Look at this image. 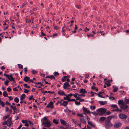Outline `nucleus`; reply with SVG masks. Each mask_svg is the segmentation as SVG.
Masks as SVG:
<instances>
[{
    "label": "nucleus",
    "instance_id": "f257e3e1",
    "mask_svg": "<svg viewBox=\"0 0 129 129\" xmlns=\"http://www.w3.org/2000/svg\"><path fill=\"white\" fill-rule=\"evenodd\" d=\"M42 122V124L44 126L46 127H49L51 126V124L50 121L45 117L41 120Z\"/></svg>",
    "mask_w": 129,
    "mask_h": 129
},
{
    "label": "nucleus",
    "instance_id": "f03ea898",
    "mask_svg": "<svg viewBox=\"0 0 129 129\" xmlns=\"http://www.w3.org/2000/svg\"><path fill=\"white\" fill-rule=\"evenodd\" d=\"M118 105L120 106V108L124 110H125L126 109L128 108V106L124 102L123 100H119L118 101Z\"/></svg>",
    "mask_w": 129,
    "mask_h": 129
},
{
    "label": "nucleus",
    "instance_id": "7ed1b4c3",
    "mask_svg": "<svg viewBox=\"0 0 129 129\" xmlns=\"http://www.w3.org/2000/svg\"><path fill=\"white\" fill-rule=\"evenodd\" d=\"M106 109L104 108H100L96 110L98 114L100 116L103 115V114L106 112Z\"/></svg>",
    "mask_w": 129,
    "mask_h": 129
},
{
    "label": "nucleus",
    "instance_id": "20e7f679",
    "mask_svg": "<svg viewBox=\"0 0 129 129\" xmlns=\"http://www.w3.org/2000/svg\"><path fill=\"white\" fill-rule=\"evenodd\" d=\"M121 124V122L119 120L117 121L114 125V127L117 128L119 127Z\"/></svg>",
    "mask_w": 129,
    "mask_h": 129
},
{
    "label": "nucleus",
    "instance_id": "39448f33",
    "mask_svg": "<svg viewBox=\"0 0 129 129\" xmlns=\"http://www.w3.org/2000/svg\"><path fill=\"white\" fill-rule=\"evenodd\" d=\"M60 121L61 124L67 126V127L69 126V124L67 123L64 120L61 119H60Z\"/></svg>",
    "mask_w": 129,
    "mask_h": 129
},
{
    "label": "nucleus",
    "instance_id": "423d86ee",
    "mask_svg": "<svg viewBox=\"0 0 129 129\" xmlns=\"http://www.w3.org/2000/svg\"><path fill=\"white\" fill-rule=\"evenodd\" d=\"M105 127L107 128H109L111 127L112 124L110 121H105Z\"/></svg>",
    "mask_w": 129,
    "mask_h": 129
},
{
    "label": "nucleus",
    "instance_id": "0eeeda50",
    "mask_svg": "<svg viewBox=\"0 0 129 129\" xmlns=\"http://www.w3.org/2000/svg\"><path fill=\"white\" fill-rule=\"evenodd\" d=\"M70 86V84L68 82H66L64 83V84L63 86V88L65 89H67V88Z\"/></svg>",
    "mask_w": 129,
    "mask_h": 129
},
{
    "label": "nucleus",
    "instance_id": "6e6552de",
    "mask_svg": "<svg viewBox=\"0 0 129 129\" xmlns=\"http://www.w3.org/2000/svg\"><path fill=\"white\" fill-rule=\"evenodd\" d=\"M72 121L74 123L79 126L80 128H81V124L79 123V122L78 121L74 119H73Z\"/></svg>",
    "mask_w": 129,
    "mask_h": 129
},
{
    "label": "nucleus",
    "instance_id": "1a4fd4ad",
    "mask_svg": "<svg viewBox=\"0 0 129 129\" xmlns=\"http://www.w3.org/2000/svg\"><path fill=\"white\" fill-rule=\"evenodd\" d=\"M119 116L120 118L122 119H124L127 117V116L126 115L122 113L120 114Z\"/></svg>",
    "mask_w": 129,
    "mask_h": 129
},
{
    "label": "nucleus",
    "instance_id": "9d476101",
    "mask_svg": "<svg viewBox=\"0 0 129 129\" xmlns=\"http://www.w3.org/2000/svg\"><path fill=\"white\" fill-rule=\"evenodd\" d=\"M11 120L10 119H9L8 120L6 121V124L8 126H11Z\"/></svg>",
    "mask_w": 129,
    "mask_h": 129
},
{
    "label": "nucleus",
    "instance_id": "9b49d317",
    "mask_svg": "<svg viewBox=\"0 0 129 129\" xmlns=\"http://www.w3.org/2000/svg\"><path fill=\"white\" fill-rule=\"evenodd\" d=\"M83 109L84 112L86 113L90 114L91 113L90 111L87 109V108L85 107H83Z\"/></svg>",
    "mask_w": 129,
    "mask_h": 129
},
{
    "label": "nucleus",
    "instance_id": "f8f14e48",
    "mask_svg": "<svg viewBox=\"0 0 129 129\" xmlns=\"http://www.w3.org/2000/svg\"><path fill=\"white\" fill-rule=\"evenodd\" d=\"M10 81H13L14 82H15V81L14 80V78H13L12 76L10 75L7 78Z\"/></svg>",
    "mask_w": 129,
    "mask_h": 129
},
{
    "label": "nucleus",
    "instance_id": "ddd939ff",
    "mask_svg": "<svg viewBox=\"0 0 129 129\" xmlns=\"http://www.w3.org/2000/svg\"><path fill=\"white\" fill-rule=\"evenodd\" d=\"M80 121L83 123L85 124H86V122L85 119L83 118H81L80 119Z\"/></svg>",
    "mask_w": 129,
    "mask_h": 129
},
{
    "label": "nucleus",
    "instance_id": "4468645a",
    "mask_svg": "<svg viewBox=\"0 0 129 129\" xmlns=\"http://www.w3.org/2000/svg\"><path fill=\"white\" fill-rule=\"evenodd\" d=\"M79 92L81 93L84 94L87 93V91L85 89H80Z\"/></svg>",
    "mask_w": 129,
    "mask_h": 129
},
{
    "label": "nucleus",
    "instance_id": "2eb2a0df",
    "mask_svg": "<svg viewBox=\"0 0 129 129\" xmlns=\"http://www.w3.org/2000/svg\"><path fill=\"white\" fill-rule=\"evenodd\" d=\"M62 101L63 102V103H61V105H63L64 106H66V105H67L68 104V102L64 101L63 100H62Z\"/></svg>",
    "mask_w": 129,
    "mask_h": 129
},
{
    "label": "nucleus",
    "instance_id": "dca6fc26",
    "mask_svg": "<svg viewBox=\"0 0 129 129\" xmlns=\"http://www.w3.org/2000/svg\"><path fill=\"white\" fill-rule=\"evenodd\" d=\"M106 119V118L104 117H101L99 120V121L101 122H103Z\"/></svg>",
    "mask_w": 129,
    "mask_h": 129
},
{
    "label": "nucleus",
    "instance_id": "f3484780",
    "mask_svg": "<svg viewBox=\"0 0 129 129\" xmlns=\"http://www.w3.org/2000/svg\"><path fill=\"white\" fill-rule=\"evenodd\" d=\"M58 93L60 95H65V94L64 92L62 90H60L58 91Z\"/></svg>",
    "mask_w": 129,
    "mask_h": 129
},
{
    "label": "nucleus",
    "instance_id": "a211bd4d",
    "mask_svg": "<svg viewBox=\"0 0 129 129\" xmlns=\"http://www.w3.org/2000/svg\"><path fill=\"white\" fill-rule=\"evenodd\" d=\"M24 80L25 82H27L30 80V79L28 77L26 76L24 78Z\"/></svg>",
    "mask_w": 129,
    "mask_h": 129
},
{
    "label": "nucleus",
    "instance_id": "6ab92c4d",
    "mask_svg": "<svg viewBox=\"0 0 129 129\" xmlns=\"http://www.w3.org/2000/svg\"><path fill=\"white\" fill-rule=\"evenodd\" d=\"M25 95L24 94H22L20 96V100H23L25 97Z\"/></svg>",
    "mask_w": 129,
    "mask_h": 129
},
{
    "label": "nucleus",
    "instance_id": "aec40b11",
    "mask_svg": "<svg viewBox=\"0 0 129 129\" xmlns=\"http://www.w3.org/2000/svg\"><path fill=\"white\" fill-rule=\"evenodd\" d=\"M106 82H105V83L108 86H111V84L110 83V80H108L106 81Z\"/></svg>",
    "mask_w": 129,
    "mask_h": 129
},
{
    "label": "nucleus",
    "instance_id": "412c9836",
    "mask_svg": "<svg viewBox=\"0 0 129 129\" xmlns=\"http://www.w3.org/2000/svg\"><path fill=\"white\" fill-rule=\"evenodd\" d=\"M113 117L112 116H109L107 117V119L106 121H110V120L111 119L112 117Z\"/></svg>",
    "mask_w": 129,
    "mask_h": 129
},
{
    "label": "nucleus",
    "instance_id": "4be33fe9",
    "mask_svg": "<svg viewBox=\"0 0 129 129\" xmlns=\"http://www.w3.org/2000/svg\"><path fill=\"white\" fill-rule=\"evenodd\" d=\"M59 121L57 120H56L55 119H54L53 120V123L55 124H57L58 123Z\"/></svg>",
    "mask_w": 129,
    "mask_h": 129
},
{
    "label": "nucleus",
    "instance_id": "5701e85b",
    "mask_svg": "<svg viewBox=\"0 0 129 129\" xmlns=\"http://www.w3.org/2000/svg\"><path fill=\"white\" fill-rule=\"evenodd\" d=\"M88 123L91 126H92L93 127H94V125L92 124L91 122L89 121H88Z\"/></svg>",
    "mask_w": 129,
    "mask_h": 129
},
{
    "label": "nucleus",
    "instance_id": "b1692460",
    "mask_svg": "<svg viewBox=\"0 0 129 129\" xmlns=\"http://www.w3.org/2000/svg\"><path fill=\"white\" fill-rule=\"evenodd\" d=\"M3 96L5 97H7L8 96V93L6 91H4L3 93Z\"/></svg>",
    "mask_w": 129,
    "mask_h": 129
},
{
    "label": "nucleus",
    "instance_id": "393cba45",
    "mask_svg": "<svg viewBox=\"0 0 129 129\" xmlns=\"http://www.w3.org/2000/svg\"><path fill=\"white\" fill-rule=\"evenodd\" d=\"M68 77L67 76H64L62 78V81L63 82H64L66 81V80L67 78Z\"/></svg>",
    "mask_w": 129,
    "mask_h": 129
},
{
    "label": "nucleus",
    "instance_id": "a878e982",
    "mask_svg": "<svg viewBox=\"0 0 129 129\" xmlns=\"http://www.w3.org/2000/svg\"><path fill=\"white\" fill-rule=\"evenodd\" d=\"M49 78H50L52 80L53 79H55V78L54 76L53 75H51L50 76H49Z\"/></svg>",
    "mask_w": 129,
    "mask_h": 129
},
{
    "label": "nucleus",
    "instance_id": "bb28decb",
    "mask_svg": "<svg viewBox=\"0 0 129 129\" xmlns=\"http://www.w3.org/2000/svg\"><path fill=\"white\" fill-rule=\"evenodd\" d=\"M14 101L16 103H18L19 102V99L17 97H16L14 99Z\"/></svg>",
    "mask_w": 129,
    "mask_h": 129
},
{
    "label": "nucleus",
    "instance_id": "cd10ccee",
    "mask_svg": "<svg viewBox=\"0 0 129 129\" xmlns=\"http://www.w3.org/2000/svg\"><path fill=\"white\" fill-rule=\"evenodd\" d=\"M77 115L78 116L81 117V118H83L84 117L83 114H79L78 113L77 114Z\"/></svg>",
    "mask_w": 129,
    "mask_h": 129
},
{
    "label": "nucleus",
    "instance_id": "c85d7f7f",
    "mask_svg": "<svg viewBox=\"0 0 129 129\" xmlns=\"http://www.w3.org/2000/svg\"><path fill=\"white\" fill-rule=\"evenodd\" d=\"M10 107L12 109H13V110H17V109L16 108V106H14L12 105H11Z\"/></svg>",
    "mask_w": 129,
    "mask_h": 129
},
{
    "label": "nucleus",
    "instance_id": "c756f323",
    "mask_svg": "<svg viewBox=\"0 0 129 129\" xmlns=\"http://www.w3.org/2000/svg\"><path fill=\"white\" fill-rule=\"evenodd\" d=\"M124 101L126 104L129 103V99H124Z\"/></svg>",
    "mask_w": 129,
    "mask_h": 129
},
{
    "label": "nucleus",
    "instance_id": "7c9ffc66",
    "mask_svg": "<svg viewBox=\"0 0 129 129\" xmlns=\"http://www.w3.org/2000/svg\"><path fill=\"white\" fill-rule=\"evenodd\" d=\"M18 67L19 68L21 69H23V66L22 65L20 64H18Z\"/></svg>",
    "mask_w": 129,
    "mask_h": 129
},
{
    "label": "nucleus",
    "instance_id": "2f4dec72",
    "mask_svg": "<svg viewBox=\"0 0 129 129\" xmlns=\"http://www.w3.org/2000/svg\"><path fill=\"white\" fill-rule=\"evenodd\" d=\"M46 107L47 108H53V106H51L49 104H48L46 106Z\"/></svg>",
    "mask_w": 129,
    "mask_h": 129
},
{
    "label": "nucleus",
    "instance_id": "473e14b6",
    "mask_svg": "<svg viewBox=\"0 0 129 129\" xmlns=\"http://www.w3.org/2000/svg\"><path fill=\"white\" fill-rule=\"evenodd\" d=\"M90 108L92 110H94L96 108L95 106H91L90 107Z\"/></svg>",
    "mask_w": 129,
    "mask_h": 129
},
{
    "label": "nucleus",
    "instance_id": "72a5a7b5",
    "mask_svg": "<svg viewBox=\"0 0 129 129\" xmlns=\"http://www.w3.org/2000/svg\"><path fill=\"white\" fill-rule=\"evenodd\" d=\"M23 85H24V86L25 87H26V88H30V86H27V84H24Z\"/></svg>",
    "mask_w": 129,
    "mask_h": 129
},
{
    "label": "nucleus",
    "instance_id": "f704fd0d",
    "mask_svg": "<svg viewBox=\"0 0 129 129\" xmlns=\"http://www.w3.org/2000/svg\"><path fill=\"white\" fill-rule=\"evenodd\" d=\"M22 122L23 123H25L27 122H28V121L27 120H23L22 121Z\"/></svg>",
    "mask_w": 129,
    "mask_h": 129
},
{
    "label": "nucleus",
    "instance_id": "c9c22d12",
    "mask_svg": "<svg viewBox=\"0 0 129 129\" xmlns=\"http://www.w3.org/2000/svg\"><path fill=\"white\" fill-rule=\"evenodd\" d=\"M9 81L8 80H6L5 81V84L7 86H8V84L9 82Z\"/></svg>",
    "mask_w": 129,
    "mask_h": 129
},
{
    "label": "nucleus",
    "instance_id": "e433bc0d",
    "mask_svg": "<svg viewBox=\"0 0 129 129\" xmlns=\"http://www.w3.org/2000/svg\"><path fill=\"white\" fill-rule=\"evenodd\" d=\"M75 104L76 105H80V102H78L75 100Z\"/></svg>",
    "mask_w": 129,
    "mask_h": 129
},
{
    "label": "nucleus",
    "instance_id": "4c0bfd02",
    "mask_svg": "<svg viewBox=\"0 0 129 129\" xmlns=\"http://www.w3.org/2000/svg\"><path fill=\"white\" fill-rule=\"evenodd\" d=\"M91 113H92L93 115L95 116H96L98 115L97 112L96 113L95 112H91Z\"/></svg>",
    "mask_w": 129,
    "mask_h": 129
},
{
    "label": "nucleus",
    "instance_id": "58836bf2",
    "mask_svg": "<svg viewBox=\"0 0 129 129\" xmlns=\"http://www.w3.org/2000/svg\"><path fill=\"white\" fill-rule=\"evenodd\" d=\"M32 73H33V74H36L37 73V71L35 70H33L32 71Z\"/></svg>",
    "mask_w": 129,
    "mask_h": 129
},
{
    "label": "nucleus",
    "instance_id": "ea45409f",
    "mask_svg": "<svg viewBox=\"0 0 129 129\" xmlns=\"http://www.w3.org/2000/svg\"><path fill=\"white\" fill-rule=\"evenodd\" d=\"M75 94H77V95L80 96H85V95H84V94L82 93V94H78L77 93H76Z\"/></svg>",
    "mask_w": 129,
    "mask_h": 129
},
{
    "label": "nucleus",
    "instance_id": "a19ab883",
    "mask_svg": "<svg viewBox=\"0 0 129 129\" xmlns=\"http://www.w3.org/2000/svg\"><path fill=\"white\" fill-rule=\"evenodd\" d=\"M75 101V99H70V98H69V99L68 100V101L69 102Z\"/></svg>",
    "mask_w": 129,
    "mask_h": 129
},
{
    "label": "nucleus",
    "instance_id": "79ce46f5",
    "mask_svg": "<svg viewBox=\"0 0 129 129\" xmlns=\"http://www.w3.org/2000/svg\"><path fill=\"white\" fill-rule=\"evenodd\" d=\"M111 107H112L113 108H117L118 107L117 105H112L111 106Z\"/></svg>",
    "mask_w": 129,
    "mask_h": 129
},
{
    "label": "nucleus",
    "instance_id": "37998d69",
    "mask_svg": "<svg viewBox=\"0 0 129 129\" xmlns=\"http://www.w3.org/2000/svg\"><path fill=\"white\" fill-rule=\"evenodd\" d=\"M99 102L100 104L102 105H104L105 104L104 102L103 101H100Z\"/></svg>",
    "mask_w": 129,
    "mask_h": 129
},
{
    "label": "nucleus",
    "instance_id": "c03bdc74",
    "mask_svg": "<svg viewBox=\"0 0 129 129\" xmlns=\"http://www.w3.org/2000/svg\"><path fill=\"white\" fill-rule=\"evenodd\" d=\"M66 96V97H64L63 99L65 100H67L68 101V99H69V98H68V96H67V95H65Z\"/></svg>",
    "mask_w": 129,
    "mask_h": 129
},
{
    "label": "nucleus",
    "instance_id": "a18cd8bd",
    "mask_svg": "<svg viewBox=\"0 0 129 129\" xmlns=\"http://www.w3.org/2000/svg\"><path fill=\"white\" fill-rule=\"evenodd\" d=\"M54 28L55 29H59V27L57 26H54Z\"/></svg>",
    "mask_w": 129,
    "mask_h": 129
},
{
    "label": "nucleus",
    "instance_id": "49530a36",
    "mask_svg": "<svg viewBox=\"0 0 129 129\" xmlns=\"http://www.w3.org/2000/svg\"><path fill=\"white\" fill-rule=\"evenodd\" d=\"M7 90L8 92H10L11 90V89L10 87H9L7 88Z\"/></svg>",
    "mask_w": 129,
    "mask_h": 129
},
{
    "label": "nucleus",
    "instance_id": "de8ad7c7",
    "mask_svg": "<svg viewBox=\"0 0 129 129\" xmlns=\"http://www.w3.org/2000/svg\"><path fill=\"white\" fill-rule=\"evenodd\" d=\"M85 117L86 119L88 121H89L90 120V118L87 116V115H86Z\"/></svg>",
    "mask_w": 129,
    "mask_h": 129
},
{
    "label": "nucleus",
    "instance_id": "09e8293b",
    "mask_svg": "<svg viewBox=\"0 0 129 129\" xmlns=\"http://www.w3.org/2000/svg\"><path fill=\"white\" fill-rule=\"evenodd\" d=\"M41 34L42 35V36H46V35L45 34H44L43 32V30H41Z\"/></svg>",
    "mask_w": 129,
    "mask_h": 129
},
{
    "label": "nucleus",
    "instance_id": "8fccbe9b",
    "mask_svg": "<svg viewBox=\"0 0 129 129\" xmlns=\"http://www.w3.org/2000/svg\"><path fill=\"white\" fill-rule=\"evenodd\" d=\"M96 94H97L98 96L99 97H101V98H104V97H103L100 94H99V93H97Z\"/></svg>",
    "mask_w": 129,
    "mask_h": 129
},
{
    "label": "nucleus",
    "instance_id": "3c124183",
    "mask_svg": "<svg viewBox=\"0 0 129 129\" xmlns=\"http://www.w3.org/2000/svg\"><path fill=\"white\" fill-rule=\"evenodd\" d=\"M24 92L25 93H28L29 91V90H28L26 89H24Z\"/></svg>",
    "mask_w": 129,
    "mask_h": 129
},
{
    "label": "nucleus",
    "instance_id": "603ef678",
    "mask_svg": "<svg viewBox=\"0 0 129 129\" xmlns=\"http://www.w3.org/2000/svg\"><path fill=\"white\" fill-rule=\"evenodd\" d=\"M76 7L78 9H80L81 8V6L79 5H77L76 6Z\"/></svg>",
    "mask_w": 129,
    "mask_h": 129
},
{
    "label": "nucleus",
    "instance_id": "864d4df0",
    "mask_svg": "<svg viewBox=\"0 0 129 129\" xmlns=\"http://www.w3.org/2000/svg\"><path fill=\"white\" fill-rule=\"evenodd\" d=\"M109 99L110 100L112 99L113 100H114L115 99V98L113 96H110Z\"/></svg>",
    "mask_w": 129,
    "mask_h": 129
},
{
    "label": "nucleus",
    "instance_id": "5fc2aeb1",
    "mask_svg": "<svg viewBox=\"0 0 129 129\" xmlns=\"http://www.w3.org/2000/svg\"><path fill=\"white\" fill-rule=\"evenodd\" d=\"M118 89V88H115L113 89V91L114 92H116L117 91Z\"/></svg>",
    "mask_w": 129,
    "mask_h": 129
},
{
    "label": "nucleus",
    "instance_id": "6e6d98bb",
    "mask_svg": "<svg viewBox=\"0 0 129 129\" xmlns=\"http://www.w3.org/2000/svg\"><path fill=\"white\" fill-rule=\"evenodd\" d=\"M27 3H24L22 4V8H23L24 6L25 5H26Z\"/></svg>",
    "mask_w": 129,
    "mask_h": 129
},
{
    "label": "nucleus",
    "instance_id": "4d7b16f0",
    "mask_svg": "<svg viewBox=\"0 0 129 129\" xmlns=\"http://www.w3.org/2000/svg\"><path fill=\"white\" fill-rule=\"evenodd\" d=\"M59 75V73H58L57 72H55L54 73V75L55 76H57V75Z\"/></svg>",
    "mask_w": 129,
    "mask_h": 129
},
{
    "label": "nucleus",
    "instance_id": "13d9d810",
    "mask_svg": "<svg viewBox=\"0 0 129 129\" xmlns=\"http://www.w3.org/2000/svg\"><path fill=\"white\" fill-rule=\"evenodd\" d=\"M24 72H25V73H26V72H27V67H26L25 68H24Z\"/></svg>",
    "mask_w": 129,
    "mask_h": 129
},
{
    "label": "nucleus",
    "instance_id": "bf43d9fd",
    "mask_svg": "<svg viewBox=\"0 0 129 129\" xmlns=\"http://www.w3.org/2000/svg\"><path fill=\"white\" fill-rule=\"evenodd\" d=\"M73 95V94L72 93H70L69 94H68V95H67V96H68V98H69V97Z\"/></svg>",
    "mask_w": 129,
    "mask_h": 129
},
{
    "label": "nucleus",
    "instance_id": "052dcab7",
    "mask_svg": "<svg viewBox=\"0 0 129 129\" xmlns=\"http://www.w3.org/2000/svg\"><path fill=\"white\" fill-rule=\"evenodd\" d=\"M91 93H92V94L91 95V96H94V94L95 93V94H96L97 93H94V92H91Z\"/></svg>",
    "mask_w": 129,
    "mask_h": 129
},
{
    "label": "nucleus",
    "instance_id": "680f3d73",
    "mask_svg": "<svg viewBox=\"0 0 129 129\" xmlns=\"http://www.w3.org/2000/svg\"><path fill=\"white\" fill-rule=\"evenodd\" d=\"M6 104L8 105L9 106H11V104L8 102L7 101L6 103Z\"/></svg>",
    "mask_w": 129,
    "mask_h": 129
},
{
    "label": "nucleus",
    "instance_id": "e2e57ef3",
    "mask_svg": "<svg viewBox=\"0 0 129 129\" xmlns=\"http://www.w3.org/2000/svg\"><path fill=\"white\" fill-rule=\"evenodd\" d=\"M64 25H64V26H63L62 27V31H61V32H63L64 31V29H63V28L64 27Z\"/></svg>",
    "mask_w": 129,
    "mask_h": 129
},
{
    "label": "nucleus",
    "instance_id": "0e129e2a",
    "mask_svg": "<svg viewBox=\"0 0 129 129\" xmlns=\"http://www.w3.org/2000/svg\"><path fill=\"white\" fill-rule=\"evenodd\" d=\"M26 22L28 23H30L31 22V21L30 20H28L27 19L26 20Z\"/></svg>",
    "mask_w": 129,
    "mask_h": 129
},
{
    "label": "nucleus",
    "instance_id": "69168bd1",
    "mask_svg": "<svg viewBox=\"0 0 129 129\" xmlns=\"http://www.w3.org/2000/svg\"><path fill=\"white\" fill-rule=\"evenodd\" d=\"M96 88V87H95L94 86H91V89H94Z\"/></svg>",
    "mask_w": 129,
    "mask_h": 129
},
{
    "label": "nucleus",
    "instance_id": "338daca9",
    "mask_svg": "<svg viewBox=\"0 0 129 129\" xmlns=\"http://www.w3.org/2000/svg\"><path fill=\"white\" fill-rule=\"evenodd\" d=\"M13 90L14 91H17L18 90V89L16 87L14 88Z\"/></svg>",
    "mask_w": 129,
    "mask_h": 129
},
{
    "label": "nucleus",
    "instance_id": "774afa93",
    "mask_svg": "<svg viewBox=\"0 0 129 129\" xmlns=\"http://www.w3.org/2000/svg\"><path fill=\"white\" fill-rule=\"evenodd\" d=\"M53 103L52 102H49V104L51 106H53Z\"/></svg>",
    "mask_w": 129,
    "mask_h": 129
}]
</instances>
